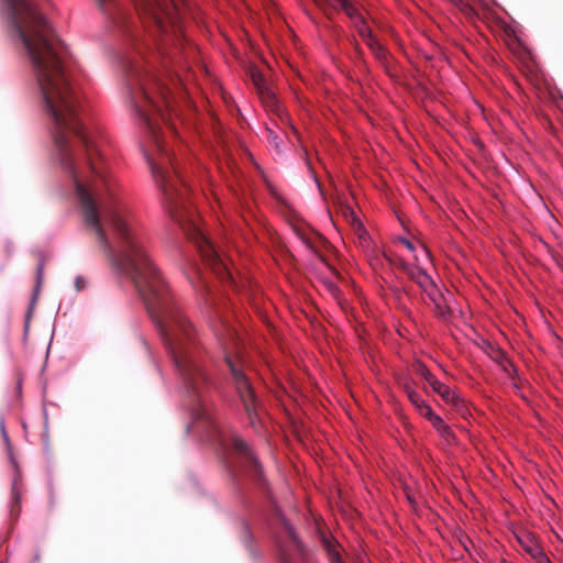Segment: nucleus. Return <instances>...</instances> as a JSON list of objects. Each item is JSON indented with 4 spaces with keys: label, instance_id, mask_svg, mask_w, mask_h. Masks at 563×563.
I'll use <instances>...</instances> for the list:
<instances>
[{
    "label": "nucleus",
    "instance_id": "7",
    "mask_svg": "<svg viewBox=\"0 0 563 563\" xmlns=\"http://www.w3.org/2000/svg\"><path fill=\"white\" fill-rule=\"evenodd\" d=\"M230 441L234 451L243 459L244 466L249 468L255 477L260 478L262 476V466L247 443L238 435H232Z\"/></svg>",
    "mask_w": 563,
    "mask_h": 563
},
{
    "label": "nucleus",
    "instance_id": "18",
    "mask_svg": "<svg viewBox=\"0 0 563 563\" xmlns=\"http://www.w3.org/2000/svg\"><path fill=\"white\" fill-rule=\"evenodd\" d=\"M43 280V264H38L36 272V287L34 289L33 300L36 299Z\"/></svg>",
    "mask_w": 563,
    "mask_h": 563
},
{
    "label": "nucleus",
    "instance_id": "16",
    "mask_svg": "<svg viewBox=\"0 0 563 563\" xmlns=\"http://www.w3.org/2000/svg\"><path fill=\"white\" fill-rule=\"evenodd\" d=\"M415 372L420 375L421 377H423L426 379L427 383L431 382L435 376L428 369V367L421 363V362H416L415 365Z\"/></svg>",
    "mask_w": 563,
    "mask_h": 563
},
{
    "label": "nucleus",
    "instance_id": "22",
    "mask_svg": "<svg viewBox=\"0 0 563 563\" xmlns=\"http://www.w3.org/2000/svg\"><path fill=\"white\" fill-rule=\"evenodd\" d=\"M398 242L401 243L410 253H415L416 252L417 247L408 239L400 238Z\"/></svg>",
    "mask_w": 563,
    "mask_h": 563
},
{
    "label": "nucleus",
    "instance_id": "19",
    "mask_svg": "<svg viewBox=\"0 0 563 563\" xmlns=\"http://www.w3.org/2000/svg\"><path fill=\"white\" fill-rule=\"evenodd\" d=\"M440 433V435L446 441V442H451L454 438V434L451 430V428L446 424L444 426L441 430L438 431Z\"/></svg>",
    "mask_w": 563,
    "mask_h": 563
},
{
    "label": "nucleus",
    "instance_id": "5",
    "mask_svg": "<svg viewBox=\"0 0 563 563\" xmlns=\"http://www.w3.org/2000/svg\"><path fill=\"white\" fill-rule=\"evenodd\" d=\"M225 362L230 369L238 394L243 402L244 409L249 418L253 420V416L256 415V400L249 377L245 375L240 360L227 355Z\"/></svg>",
    "mask_w": 563,
    "mask_h": 563
},
{
    "label": "nucleus",
    "instance_id": "12",
    "mask_svg": "<svg viewBox=\"0 0 563 563\" xmlns=\"http://www.w3.org/2000/svg\"><path fill=\"white\" fill-rule=\"evenodd\" d=\"M411 254L413 260V263H411L412 265H419L420 267H423L427 263L430 262L429 251L423 245H420L419 249H416V252Z\"/></svg>",
    "mask_w": 563,
    "mask_h": 563
},
{
    "label": "nucleus",
    "instance_id": "26",
    "mask_svg": "<svg viewBox=\"0 0 563 563\" xmlns=\"http://www.w3.org/2000/svg\"><path fill=\"white\" fill-rule=\"evenodd\" d=\"M0 428H1V432H2L3 439H4L5 441H9V437H8V434H7V431H5V428H4V421H3V420H1V421H0Z\"/></svg>",
    "mask_w": 563,
    "mask_h": 563
},
{
    "label": "nucleus",
    "instance_id": "6",
    "mask_svg": "<svg viewBox=\"0 0 563 563\" xmlns=\"http://www.w3.org/2000/svg\"><path fill=\"white\" fill-rule=\"evenodd\" d=\"M283 526L287 541L286 544H279L280 563H306V550L299 541L292 526L285 519L283 520Z\"/></svg>",
    "mask_w": 563,
    "mask_h": 563
},
{
    "label": "nucleus",
    "instance_id": "4",
    "mask_svg": "<svg viewBox=\"0 0 563 563\" xmlns=\"http://www.w3.org/2000/svg\"><path fill=\"white\" fill-rule=\"evenodd\" d=\"M398 266L415 282L435 306L438 313H445L443 296L423 267L412 265L409 261L399 260Z\"/></svg>",
    "mask_w": 563,
    "mask_h": 563
},
{
    "label": "nucleus",
    "instance_id": "14",
    "mask_svg": "<svg viewBox=\"0 0 563 563\" xmlns=\"http://www.w3.org/2000/svg\"><path fill=\"white\" fill-rule=\"evenodd\" d=\"M437 431L441 430L446 423L438 416L431 408H427V412L423 413Z\"/></svg>",
    "mask_w": 563,
    "mask_h": 563
},
{
    "label": "nucleus",
    "instance_id": "20",
    "mask_svg": "<svg viewBox=\"0 0 563 563\" xmlns=\"http://www.w3.org/2000/svg\"><path fill=\"white\" fill-rule=\"evenodd\" d=\"M19 477L20 475L18 474L12 484V498L14 499L15 503H19L21 498L20 492L18 489Z\"/></svg>",
    "mask_w": 563,
    "mask_h": 563
},
{
    "label": "nucleus",
    "instance_id": "8",
    "mask_svg": "<svg viewBox=\"0 0 563 563\" xmlns=\"http://www.w3.org/2000/svg\"><path fill=\"white\" fill-rule=\"evenodd\" d=\"M516 540L521 545L523 551L529 554L531 558H533L538 551H540L542 548L540 547L536 536L527 530L519 531L515 534Z\"/></svg>",
    "mask_w": 563,
    "mask_h": 563
},
{
    "label": "nucleus",
    "instance_id": "3",
    "mask_svg": "<svg viewBox=\"0 0 563 563\" xmlns=\"http://www.w3.org/2000/svg\"><path fill=\"white\" fill-rule=\"evenodd\" d=\"M139 14L152 22L162 36L157 42L159 58L166 75L172 81L175 78L169 70L172 65H180L181 29L179 24L180 9L176 0H133Z\"/></svg>",
    "mask_w": 563,
    "mask_h": 563
},
{
    "label": "nucleus",
    "instance_id": "1",
    "mask_svg": "<svg viewBox=\"0 0 563 563\" xmlns=\"http://www.w3.org/2000/svg\"><path fill=\"white\" fill-rule=\"evenodd\" d=\"M0 11L10 40L29 58L34 95L51 121L60 165L75 184L85 229L113 268L132 280L179 374L181 393L197 406V419L209 420L205 395L211 382L186 343L195 338L194 327L176 307L147 253L145 238L130 224L102 159L85 131L79 99L67 75L66 47L35 0H0Z\"/></svg>",
    "mask_w": 563,
    "mask_h": 563
},
{
    "label": "nucleus",
    "instance_id": "15",
    "mask_svg": "<svg viewBox=\"0 0 563 563\" xmlns=\"http://www.w3.org/2000/svg\"><path fill=\"white\" fill-rule=\"evenodd\" d=\"M437 431L441 430L446 423L438 416L431 408H427V412L423 413Z\"/></svg>",
    "mask_w": 563,
    "mask_h": 563
},
{
    "label": "nucleus",
    "instance_id": "21",
    "mask_svg": "<svg viewBox=\"0 0 563 563\" xmlns=\"http://www.w3.org/2000/svg\"><path fill=\"white\" fill-rule=\"evenodd\" d=\"M537 563H551L549 558L545 555L543 550L541 549L538 553L532 558Z\"/></svg>",
    "mask_w": 563,
    "mask_h": 563
},
{
    "label": "nucleus",
    "instance_id": "13",
    "mask_svg": "<svg viewBox=\"0 0 563 563\" xmlns=\"http://www.w3.org/2000/svg\"><path fill=\"white\" fill-rule=\"evenodd\" d=\"M437 431L441 430L446 423L438 416L431 408H427V412L423 413Z\"/></svg>",
    "mask_w": 563,
    "mask_h": 563
},
{
    "label": "nucleus",
    "instance_id": "25",
    "mask_svg": "<svg viewBox=\"0 0 563 563\" xmlns=\"http://www.w3.org/2000/svg\"><path fill=\"white\" fill-rule=\"evenodd\" d=\"M75 286L77 290H81L85 287V280L82 277L78 276L75 282Z\"/></svg>",
    "mask_w": 563,
    "mask_h": 563
},
{
    "label": "nucleus",
    "instance_id": "23",
    "mask_svg": "<svg viewBox=\"0 0 563 563\" xmlns=\"http://www.w3.org/2000/svg\"><path fill=\"white\" fill-rule=\"evenodd\" d=\"M431 388L433 389L434 393H439V390L442 388V386L444 385L442 382H440L437 377H434L431 382L428 383Z\"/></svg>",
    "mask_w": 563,
    "mask_h": 563
},
{
    "label": "nucleus",
    "instance_id": "2",
    "mask_svg": "<svg viewBox=\"0 0 563 563\" xmlns=\"http://www.w3.org/2000/svg\"><path fill=\"white\" fill-rule=\"evenodd\" d=\"M125 93L131 107L145 126L157 157L144 152L155 183L162 189L164 203L170 217L183 225L189 239L196 244L205 264L222 280L233 283L232 273L224 257L205 234L194 213L187 209L185 195L188 190L184 176L165 147L155 118L159 117L175 133L169 123L172 102L169 88L158 76L151 60L129 62L124 70Z\"/></svg>",
    "mask_w": 563,
    "mask_h": 563
},
{
    "label": "nucleus",
    "instance_id": "24",
    "mask_svg": "<svg viewBox=\"0 0 563 563\" xmlns=\"http://www.w3.org/2000/svg\"><path fill=\"white\" fill-rule=\"evenodd\" d=\"M96 1L98 2L100 9H102L103 11H107L108 7L115 4V0H96Z\"/></svg>",
    "mask_w": 563,
    "mask_h": 563
},
{
    "label": "nucleus",
    "instance_id": "10",
    "mask_svg": "<svg viewBox=\"0 0 563 563\" xmlns=\"http://www.w3.org/2000/svg\"><path fill=\"white\" fill-rule=\"evenodd\" d=\"M322 544L328 553V559L330 563H344L340 556L339 551L336 550V545L333 540L323 537Z\"/></svg>",
    "mask_w": 563,
    "mask_h": 563
},
{
    "label": "nucleus",
    "instance_id": "17",
    "mask_svg": "<svg viewBox=\"0 0 563 563\" xmlns=\"http://www.w3.org/2000/svg\"><path fill=\"white\" fill-rule=\"evenodd\" d=\"M267 133L271 146H273L277 152H279L282 143L280 137L277 134H275L269 128H267Z\"/></svg>",
    "mask_w": 563,
    "mask_h": 563
},
{
    "label": "nucleus",
    "instance_id": "9",
    "mask_svg": "<svg viewBox=\"0 0 563 563\" xmlns=\"http://www.w3.org/2000/svg\"><path fill=\"white\" fill-rule=\"evenodd\" d=\"M438 395L441 396L446 404H451L456 408H461L464 405L462 396L455 389H452L445 384L439 390Z\"/></svg>",
    "mask_w": 563,
    "mask_h": 563
},
{
    "label": "nucleus",
    "instance_id": "11",
    "mask_svg": "<svg viewBox=\"0 0 563 563\" xmlns=\"http://www.w3.org/2000/svg\"><path fill=\"white\" fill-rule=\"evenodd\" d=\"M407 395L411 404L419 410L421 416H423V413L427 412V408H431L413 389L407 388Z\"/></svg>",
    "mask_w": 563,
    "mask_h": 563
},
{
    "label": "nucleus",
    "instance_id": "27",
    "mask_svg": "<svg viewBox=\"0 0 563 563\" xmlns=\"http://www.w3.org/2000/svg\"><path fill=\"white\" fill-rule=\"evenodd\" d=\"M175 78L177 79V81L183 84L184 79L181 78V76L178 73L175 74Z\"/></svg>",
    "mask_w": 563,
    "mask_h": 563
}]
</instances>
